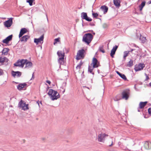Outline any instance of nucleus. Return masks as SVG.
<instances>
[{"label":"nucleus","instance_id":"nucleus-52","mask_svg":"<svg viewBox=\"0 0 151 151\" xmlns=\"http://www.w3.org/2000/svg\"><path fill=\"white\" fill-rule=\"evenodd\" d=\"M84 24H85V23H83V20H82V26H83Z\"/></svg>","mask_w":151,"mask_h":151},{"label":"nucleus","instance_id":"nucleus-45","mask_svg":"<svg viewBox=\"0 0 151 151\" xmlns=\"http://www.w3.org/2000/svg\"><path fill=\"white\" fill-rule=\"evenodd\" d=\"M93 32V31L92 30H88L86 32Z\"/></svg>","mask_w":151,"mask_h":151},{"label":"nucleus","instance_id":"nucleus-2","mask_svg":"<svg viewBox=\"0 0 151 151\" xmlns=\"http://www.w3.org/2000/svg\"><path fill=\"white\" fill-rule=\"evenodd\" d=\"M93 36L91 33H88L84 34L83 38L82 41L89 45L93 39Z\"/></svg>","mask_w":151,"mask_h":151},{"label":"nucleus","instance_id":"nucleus-23","mask_svg":"<svg viewBox=\"0 0 151 151\" xmlns=\"http://www.w3.org/2000/svg\"><path fill=\"white\" fill-rule=\"evenodd\" d=\"M30 38V36L27 35H25L23 36L21 38L20 40L21 42L24 41V42H26L28 39Z\"/></svg>","mask_w":151,"mask_h":151},{"label":"nucleus","instance_id":"nucleus-47","mask_svg":"<svg viewBox=\"0 0 151 151\" xmlns=\"http://www.w3.org/2000/svg\"><path fill=\"white\" fill-rule=\"evenodd\" d=\"M126 57L124 56V55L123 56V59L124 60H123V61H125L126 59Z\"/></svg>","mask_w":151,"mask_h":151},{"label":"nucleus","instance_id":"nucleus-59","mask_svg":"<svg viewBox=\"0 0 151 151\" xmlns=\"http://www.w3.org/2000/svg\"><path fill=\"white\" fill-rule=\"evenodd\" d=\"M92 33L93 35H95V33L94 32H92Z\"/></svg>","mask_w":151,"mask_h":151},{"label":"nucleus","instance_id":"nucleus-11","mask_svg":"<svg viewBox=\"0 0 151 151\" xmlns=\"http://www.w3.org/2000/svg\"><path fill=\"white\" fill-rule=\"evenodd\" d=\"M44 38V35L43 34L39 38H34V42L37 45L39 44V43L42 44L43 42Z\"/></svg>","mask_w":151,"mask_h":151},{"label":"nucleus","instance_id":"nucleus-46","mask_svg":"<svg viewBox=\"0 0 151 151\" xmlns=\"http://www.w3.org/2000/svg\"><path fill=\"white\" fill-rule=\"evenodd\" d=\"M34 73H33L32 75V77L31 79V80L33 79L34 78Z\"/></svg>","mask_w":151,"mask_h":151},{"label":"nucleus","instance_id":"nucleus-42","mask_svg":"<svg viewBox=\"0 0 151 151\" xmlns=\"http://www.w3.org/2000/svg\"><path fill=\"white\" fill-rule=\"evenodd\" d=\"M89 25L91 26H94L95 25V24L93 22H91L89 24Z\"/></svg>","mask_w":151,"mask_h":151},{"label":"nucleus","instance_id":"nucleus-12","mask_svg":"<svg viewBox=\"0 0 151 151\" xmlns=\"http://www.w3.org/2000/svg\"><path fill=\"white\" fill-rule=\"evenodd\" d=\"M13 19L12 18H10L4 22V25L5 26L8 28L10 27L12 24Z\"/></svg>","mask_w":151,"mask_h":151},{"label":"nucleus","instance_id":"nucleus-34","mask_svg":"<svg viewBox=\"0 0 151 151\" xmlns=\"http://www.w3.org/2000/svg\"><path fill=\"white\" fill-rule=\"evenodd\" d=\"M60 37H58V38L55 39L54 44L55 45L56 43H57V42H60Z\"/></svg>","mask_w":151,"mask_h":151},{"label":"nucleus","instance_id":"nucleus-8","mask_svg":"<svg viewBox=\"0 0 151 151\" xmlns=\"http://www.w3.org/2000/svg\"><path fill=\"white\" fill-rule=\"evenodd\" d=\"M91 66H93V68H98L100 66L99 62L95 57H93L92 59V63L90 64Z\"/></svg>","mask_w":151,"mask_h":151},{"label":"nucleus","instance_id":"nucleus-25","mask_svg":"<svg viewBox=\"0 0 151 151\" xmlns=\"http://www.w3.org/2000/svg\"><path fill=\"white\" fill-rule=\"evenodd\" d=\"M117 74L124 80H127V78L125 75L120 73L118 71H116Z\"/></svg>","mask_w":151,"mask_h":151},{"label":"nucleus","instance_id":"nucleus-28","mask_svg":"<svg viewBox=\"0 0 151 151\" xmlns=\"http://www.w3.org/2000/svg\"><path fill=\"white\" fill-rule=\"evenodd\" d=\"M145 3L146 2L145 1H143L139 6L140 11H141L142 10L143 8L145 5Z\"/></svg>","mask_w":151,"mask_h":151},{"label":"nucleus","instance_id":"nucleus-10","mask_svg":"<svg viewBox=\"0 0 151 151\" xmlns=\"http://www.w3.org/2000/svg\"><path fill=\"white\" fill-rule=\"evenodd\" d=\"M108 136V135L105 133H101V134L98 135V141L104 142L105 140L106 137Z\"/></svg>","mask_w":151,"mask_h":151},{"label":"nucleus","instance_id":"nucleus-5","mask_svg":"<svg viewBox=\"0 0 151 151\" xmlns=\"http://www.w3.org/2000/svg\"><path fill=\"white\" fill-rule=\"evenodd\" d=\"M57 54L60 57L58 60V62L60 64L63 65L64 63L63 61L65 56V53L64 52L62 53L61 51H58L57 52Z\"/></svg>","mask_w":151,"mask_h":151},{"label":"nucleus","instance_id":"nucleus-30","mask_svg":"<svg viewBox=\"0 0 151 151\" xmlns=\"http://www.w3.org/2000/svg\"><path fill=\"white\" fill-rule=\"evenodd\" d=\"M92 16L93 18L97 19V17L98 16L99 14L97 13H95L92 11Z\"/></svg>","mask_w":151,"mask_h":151},{"label":"nucleus","instance_id":"nucleus-36","mask_svg":"<svg viewBox=\"0 0 151 151\" xmlns=\"http://www.w3.org/2000/svg\"><path fill=\"white\" fill-rule=\"evenodd\" d=\"M129 52V51H124V55L127 57L128 55Z\"/></svg>","mask_w":151,"mask_h":151},{"label":"nucleus","instance_id":"nucleus-49","mask_svg":"<svg viewBox=\"0 0 151 151\" xmlns=\"http://www.w3.org/2000/svg\"><path fill=\"white\" fill-rule=\"evenodd\" d=\"M147 4H151V1H149L147 2Z\"/></svg>","mask_w":151,"mask_h":151},{"label":"nucleus","instance_id":"nucleus-17","mask_svg":"<svg viewBox=\"0 0 151 151\" xmlns=\"http://www.w3.org/2000/svg\"><path fill=\"white\" fill-rule=\"evenodd\" d=\"M118 48V46L115 45L113 47L112 49L111 50L110 55L112 58H113L114 57V55H115L116 51Z\"/></svg>","mask_w":151,"mask_h":151},{"label":"nucleus","instance_id":"nucleus-38","mask_svg":"<svg viewBox=\"0 0 151 151\" xmlns=\"http://www.w3.org/2000/svg\"><path fill=\"white\" fill-rule=\"evenodd\" d=\"M120 99L117 96H116L114 99V100L115 101L119 100Z\"/></svg>","mask_w":151,"mask_h":151},{"label":"nucleus","instance_id":"nucleus-39","mask_svg":"<svg viewBox=\"0 0 151 151\" xmlns=\"http://www.w3.org/2000/svg\"><path fill=\"white\" fill-rule=\"evenodd\" d=\"M145 75L146 76V79L145 80V81L148 80V79H149V78L148 77V76L145 73Z\"/></svg>","mask_w":151,"mask_h":151},{"label":"nucleus","instance_id":"nucleus-64","mask_svg":"<svg viewBox=\"0 0 151 151\" xmlns=\"http://www.w3.org/2000/svg\"><path fill=\"white\" fill-rule=\"evenodd\" d=\"M1 45H3V44H1Z\"/></svg>","mask_w":151,"mask_h":151},{"label":"nucleus","instance_id":"nucleus-56","mask_svg":"<svg viewBox=\"0 0 151 151\" xmlns=\"http://www.w3.org/2000/svg\"><path fill=\"white\" fill-rule=\"evenodd\" d=\"M65 89L63 91L62 93H64L65 91Z\"/></svg>","mask_w":151,"mask_h":151},{"label":"nucleus","instance_id":"nucleus-44","mask_svg":"<svg viewBox=\"0 0 151 151\" xmlns=\"http://www.w3.org/2000/svg\"><path fill=\"white\" fill-rule=\"evenodd\" d=\"M83 73H84V71H83V72L82 73V74H81V75H82V77L83 78H84L85 77V76L83 74Z\"/></svg>","mask_w":151,"mask_h":151},{"label":"nucleus","instance_id":"nucleus-35","mask_svg":"<svg viewBox=\"0 0 151 151\" xmlns=\"http://www.w3.org/2000/svg\"><path fill=\"white\" fill-rule=\"evenodd\" d=\"M27 2L28 3L30 6L32 5V3L34 1V0H26Z\"/></svg>","mask_w":151,"mask_h":151},{"label":"nucleus","instance_id":"nucleus-6","mask_svg":"<svg viewBox=\"0 0 151 151\" xmlns=\"http://www.w3.org/2000/svg\"><path fill=\"white\" fill-rule=\"evenodd\" d=\"M18 107L20 108H22V109L24 111L27 110L29 109L28 104H26L22 100H21L19 103Z\"/></svg>","mask_w":151,"mask_h":151},{"label":"nucleus","instance_id":"nucleus-60","mask_svg":"<svg viewBox=\"0 0 151 151\" xmlns=\"http://www.w3.org/2000/svg\"><path fill=\"white\" fill-rule=\"evenodd\" d=\"M40 103L41 104H42V101H41L40 102Z\"/></svg>","mask_w":151,"mask_h":151},{"label":"nucleus","instance_id":"nucleus-61","mask_svg":"<svg viewBox=\"0 0 151 151\" xmlns=\"http://www.w3.org/2000/svg\"><path fill=\"white\" fill-rule=\"evenodd\" d=\"M97 19H99V20H101V18H97Z\"/></svg>","mask_w":151,"mask_h":151},{"label":"nucleus","instance_id":"nucleus-55","mask_svg":"<svg viewBox=\"0 0 151 151\" xmlns=\"http://www.w3.org/2000/svg\"><path fill=\"white\" fill-rule=\"evenodd\" d=\"M49 88H50V87H48V86H47V91L48 90V89H49Z\"/></svg>","mask_w":151,"mask_h":151},{"label":"nucleus","instance_id":"nucleus-43","mask_svg":"<svg viewBox=\"0 0 151 151\" xmlns=\"http://www.w3.org/2000/svg\"><path fill=\"white\" fill-rule=\"evenodd\" d=\"M46 82L49 84H50L51 83V82L49 80H47L46 81Z\"/></svg>","mask_w":151,"mask_h":151},{"label":"nucleus","instance_id":"nucleus-58","mask_svg":"<svg viewBox=\"0 0 151 151\" xmlns=\"http://www.w3.org/2000/svg\"><path fill=\"white\" fill-rule=\"evenodd\" d=\"M149 85L151 87V82L149 83Z\"/></svg>","mask_w":151,"mask_h":151},{"label":"nucleus","instance_id":"nucleus-16","mask_svg":"<svg viewBox=\"0 0 151 151\" xmlns=\"http://www.w3.org/2000/svg\"><path fill=\"white\" fill-rule=\"evenodd\" d=\"M11 73L12 76L14 78H15L16 76L17 77H19L22 75V73L19 71H14L12 70Z\"/></svg>","mask_w":151,"mask_h":151},{"label":"nucleus","instance_id":"nucleus-18","mask_svg":"<svg viewBox=\"0 0 151 151\" xmlns=\"http://www.w3.org/2000/svg\"><path fill=\"white\" fill-rule=\"evenodd\" d=\"M27 32V29L25 28H22L20 31L19 37L20 38L22 37L23 35Z\"/></svg>","mask_w":151,"mask_h":151},{"label":"nucleus","instance_id":"nucleus-20","mask_svg":"<svg viewBox=\"0 0 151 151\" xmlns=\"http://www.w3.org/2000/svg\"><path fill=\"white\" fill-rule=\"evenodd\" d=\"M113 2L115 6L117 8H119L121 6L120 0H114Z\"/></svg>","mask_w":151,"mask_h":151},{"label":"nucleus","instance_id":"nucleus-15","mask_svg":"<svg viewBox=\"0 0 151 151\" xmlns=\"http://www.w3.org/2000/svg\"><path fill=\"white\" fill-rule=\"evenodd\" d=\"M13 35H10L7 37L5 39L3 40L2 41V42L6 44H8L9 42V41H11Z\"/></svg>","mask_w":151,"mask_h":151},{"label":"nucleus","instance_id":"nucleus-62","mask_svg":"<svg viewBox=\"0 0 151 151\" xmlns=\"http://www.w3.org/2000/svg\"><path fill=\"white\" fill-rule=\"evenodd\" d=\"M98 73H99V70H98Z\"/></svg>","mask_w":151,"mask_h":151},{"label":"nucleus","instance_id":"nucleus-48","mask_svg":"<svg viewBox=\"0 0 151 151\" xmlns=\"http://www.w3.org/2000/svg\"><path fill=\"white\" fill-rule=\"evenodd\" d=\"M2 72L1 70H0V76L2 75Z\"/></svg>","mask_w":151,"mask_h":151},{"label":"nucleus","instance_id":"nucleus-4","mask_svg":"<svg viewBox=\"0 0 151 151\" xmlns=\"http://www.w3.org/2000/svg\"><path fill=\"white\" fill-rule=\"evenodd\" d=\"M85 50L83 49L79 50L77 53L76 59L78 60L84 58L85 56Z\"/></svg>","mask_w":151,"mask_h":151},{"label":"nucleus","instance_id":"nucleus-7","mask_svg":"<svg viewBox=\"0 0 151 151\" xmlns=\"http://www.w3.org/2000/svg\"><path fill=\"white\" fill-rule=\"evenodd\" d=\"M130 93V90L129 89L124 90L122 93V98L126 100H127L129 97Z\"/></svg>","mask_w":151,"mask_h":151},{"label":"nucleus","instance_id":"nucleus-33","mask_svg":"<svg viewBox=\"0 0 151 151\" xmlns=\"http://www.w3.org/2000/svg\"><path fill=\"white\" fill-rule=\"evenodd\" d=\"M83 62H82V61L81 60V61L79 63V64H78L77 66V67H76V68L78 69H80L81 68V66L83 65Z\"/></svg>","mask_w":151,"mask_h":151},{"label":"nucleus","instance_id":"nucleus-19","mask_svg":"<svg viewBox=\"0 0 151 151\" xmlns=\"http://www.w3.org/2000/svg\"><path fill=\"white\" fill-rule=\"evenodd\" d=\"M27 86V84L25 83H21L17 86V88L19 90L23 89V88Z\"/></svg>","mask_w":151,"mask_h":151},{"label":"nucleus","instance_id":"nucleus-37","mask_svg":"<svg viewBox=\"0 0 151 151\" xmlns=\"http://www.w3.org/2000/svg\"><path fill=\"white\" fill-rule=\"evenodd\" d=\"M140 39L141 40L142 42V43H144L146 40V38L145 37H142V39H141V37L140 38Z\"/></svg>","mask_w":151,"mask_h":151},{"label":"nucleus","instance_id":"nucleus-41","mask_svg":"<svg viewBox=\"0 0 151 151\" xmlns=\"http://www.w3.org/2000/svg\"><path fill=\"white\" fill-rule=\"evenodd\" d=\"M148 112L149 114L151 115V108H150L148 109Z\"/></svg>","mask_w":151,"mask_h":151},{"label":"nucleus","instance_id":"nucleus-29","mask_svg":"<svg viewBox=\"0 0 151 151\" xmlns=\"http://www.w3.org/2000/svg\"><path fill=\"white\" fill-rule=\"evenodd\" d=\"M133 61L132 60H130L127 65V66L131 67L133 65Z\"/></svg>","mask_w":151,"mask_h":151},{"label":"nucleus","instance_id":"nucleus-26","mask_svg":"<svg viewBox=\"0 0 151 151\" xmlns=\"http://www.w3.org/2000/svg\"><path fill=\"white\" fill-rule=\"evenodd\" d=\"M95 68H93V66H91L90 65H89L88 68V72L91 73L93 75L94 74V72H93V69Z\"/></svg>","mask_w":151,"mask_h":151},{"label":"nucleus","instance_id":"nucleus-63","mask_svg":"<svg viewBox=\"0 0 151 151\" xmlns=\"http://www.w3.org/2000/svg\"><path fill=\"white\" fill-rule=\"evenodd\" d=\"M66 83H65V86H66Z\"/></svg>","mask_w":151,"mask_h":151},{"label":"nucleus","instance_id":"nucleus-3","mask_svg":"<svg viewBox=\"0 0 151 151\" xmlns=\"http://www.w3.org/2000/svg\"><path fill=\"white\" fill-rule=\"evenodd\" d=\"M30 62L28 60L26 59L19 60L14 64V65L17 67H21L22 68L24 67V64L27 65L29 62Z\"/></svg>","mask_w":151,"mask_h":151},{"label":"nucleus","instance_id":"nucleus-53","mask_svg":"<svg viewBox=\"0 0 151 151\" xmlns=\"http://www.w3.org/2000/svg\"><path fill=\"white\" fill-rule=\"evenodd\" d=\"M39 101H37V104H38L39 106H40V105H39Z\"/></svg>","mask_w":151,"mask_h":151},{"label":"nucleus","instance_id":"nucleus-51","mask_svg":"<svg viewBox=\"0 0 151 151\" xmlns=\"http://www.w3.org/2000/svg\"><path fill=\"white\" fill-rule=\"evenodd\" d=\"M134 50V49H132L131 50L128 51H129V52H132V51H133Z\"/></svg>","mask_w":151,"mask_h":151},{"label":"nucleus","instance_id":"nucleus-22","mask_svg":"<svg viewBox=\"0 0 151 151\" xmlns=\"http://www.w3.org/2000/svg\"><path fill=\"white\" fill-rule=\"evenodd\" d=\"M100 9L104 12V14H106L108 11V7L106 5L102 6H101Z\"/></svg>","mask_w":151,"mask_h":151},{"label":"nucleus","instance_id":"nucleus-21","mask_svg":"<svg viewBox=\"0 0 151 151\" xmlns=\"http://www.w3.org/2000/svg\"><path fill=\"white\" fill-rule=\"evenodd\" d=\"M9 49L8 48H4L1 51L2 55H7L8 52L9 51Z\"/></svg>","mask_w":151,"mask_h":151},{"label":"nucleus","instance_id":"nucleus-57","mask_svg":"<svg viewBox=\"0 0 151 151\" xmlns=\"http://www.w3.org/2000/svg\"><path fill=\"white\" fill-rule=\"evenodd\" d=\"M69 133H72V131H71L69 130Z\"/></svg>","mask_w":151,"mask_h":151},{"label":"nucleus","instance_id":"nucleus-1","mask_svg":"<svg viewBox=\"0 0 151 151\" xmlns=\"http://www.w3.org/2000/svg\"><path fill=\"white\" fill-rule=\"evenodd\" d=\"M57 93L58 92L57 91L51 89L49 90L47 94L49 96H50L51 99L54 101L55 100H57L60 97V95L59 93H58V95H56Z\"/></svg>","mask_w":151,"mask_h":151},{"label":"nucleus","instance_id":"nucleus-9","mask_svg":"<svg viewBox=\"0 0 151 151\" xmlns=\"http://www.w3.org/2000/svg\"><path fill=\"white\" fill-rule=\"evenodd\" d=\"M81 17L82 19H85L87 21L91 22L92 21V19L88 16L87 13L86 12L81 13Z\"/></svg>","mask_w":151,"mask_h":151},{"label":"nucleus","instance_id":"nucleus-24","mask_svg":"<svg viewBox=\"0 0 151 151\" xmlns=\"http://www.w3.org/2000/svg\"><path fill=\"white\" fill-rule=\"evenodd\" d=\"M8 59L5 57H0V63H4V62H7L8 61Z\"/></svg>","mask_w":151,"mask_h":151},{"label":"nucleus","instance_id":"nucleus-31","mask_svg":"<svg viewBox=\"0 0 151 151\" xmlns=\"http://www.w3.org/2000/svg\"><path fill=\"white\" fill-rule=\"evenodd\" d=\"M103 45L100 46L99 47V50L103 53H104L105 52V51L103 48Z\"/></svg>","mask_w":151,"mask_h":151},{"label":"nucleus","instance_id":"nucleus-50","mask_svg":"<svg viewBox=\"0 0 151 151\" xmlns=\"http://www.w3.org/2000/svg\"><path fill=\"white\" fill-rule=\"evenodd\" d=\"M140 109H141L140 108H139V107H138L137 108V111H139V112L140 111L139 110Z\"/></svg>","mask_w":151,"mask_h":151},{"label":"nucleus","instance_id":"nucleus-32","mask_svg":"<svg viewBox=\"0 0 151 151\" xmlns=\"http://www.w3.org/2000/svg\"><path fill=\"white\" fill-rule=\"evenodd\" d=\"M32 63L30 62H29L27 65H26V66L25 67V68L26 67H27L28 68H30L32 66Z\"/></svg>","mask_w":151,"mask_h":151},{"label":"nucleus","instance_id":"nucleus-14","mask_svg":"<svg viewBox=\"0 0 151 151\" xmlns=\"http://www.w3.org/2000/svg\"><path fill=\"white\" fill-rule=\"evenodd\" d=\"M144 147L147 150L151 149V141H146L145 142Z\"/></svg>","mask_w":151,"mask_h":151},{"label":"nucleus","instance_id":"nucleus-13","mask_svg":"<svg viewBox=\"0 0 151 151\" xmlns=\"http://www.w3.org/2000/svg\"><path fill=\"white\" fill-rule=\"evenodd\" d=\"M145 65L143 63H140L138 65H136L134 68L135 70L137 72L143 69L145 67Z\"/></svg>","mask_w":151,"mask_h":151},{"label":"nucleus","instance_id":"nucleus-54","mask_svg":"<svg viewBox=\"0 0 151 151\" xmlns=\"http://www.w3.org/2000/svg\"><path fill=\"white\" fill-rule=\"evenodd\" d=\"M112 145H113V142H112V143H111V145H109V147H111V146Z\"/></svg>","mask_w":151,"mask_h":151},{"label":"nucleus","instance_id":"nucleus-27","mask_svg":"<svg viewBox=\"0 0 151 151\" xmlns=\"http://www.w3.org/2000/svg\"><path fill=\"white\" fill-rule=\"evenodd\" d=\"M147 103V101L140 102L139 105V108H140L141 109L143 108L146 106Z\"/></svg>","mask_w":151,"mask_h":151},{"label":"nucleus","instance_id":"nucleus-40","mask_svg":"<svg viewBox=\"0 0 151 151\" xmlns=\"http://www.w3.org/2000/svg\"><path fill=\"white\" fill-rule=\"evenodd\" d=\"M107 27H108V25L106 23H104L103 24V27L104 28H106Z\"/></svg>","mask_w":151,"mask_h":151}]
</instances>
